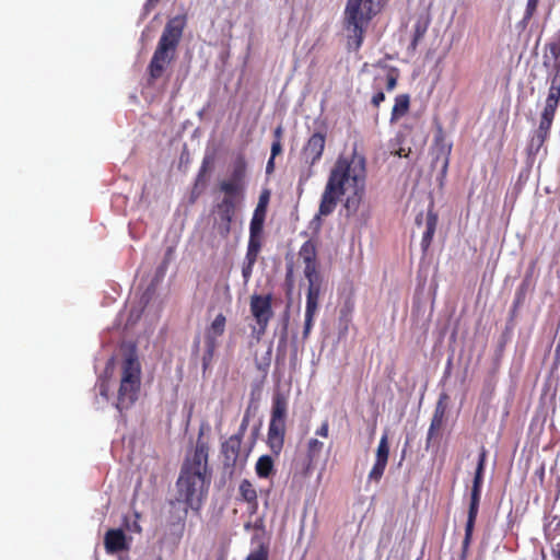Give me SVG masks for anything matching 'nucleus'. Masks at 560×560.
<instances>
[{"instance_id":"nucleus-1","label":"nucleus","mask_w":560,"mask_h":560,"mask_svg":"<svg viewBox=\"0 0 560 560\" xmlns=\"http://www.w3.org/2000/svg\"><path fill=\"white\" fill-rule=\"evenodd\" d=\"M365 159L354 153L349 160L339 156L332 166L324 192L320 198L318 214L327 217L331 214L346 192V185L353 187L352 196L345 202L348 212H357L364 190Z\"/></svg>"},{"instance_id":"nucleus-2","label":"nucleus","mask_w":560,"mask_h":560,"mask_svg":"<svg viewBox=\"0 0 560 560\" xmlns=\"http://www.w3.org/2000/svg\"><path fill=\"white\" fill-rule=\"evenodd\" d=\"M209 451V443L200 432L194 450L186 455L182 464L176 481V502L184 503L186 508L194 511L201 509L209 491L211 482Z\"/></svg>"},{"instance_id":"nucleus-3","label":"nucleus","mask_w":560,"mask_h":560,"mask_svg":"<svg viewBox=\"0 0 560 560\" xmlns=\"http://www.w3.org/2000/svg\"><path fill=\"white\" fill-rule=\"evenodd\" d=\"M186 24L185 14L173 16L166 22L148 66L150 81L160 79L167 66L175 59Z\"/></svg>"},{"instance_id":"nucleus-4","label":"nucleus","mask_w":560,"mask_h":560,"mask_svg":"<svg viewBox=\"0 0 560 560\" xmlns=\"http://www.w3.org/2000/svg\"><path fill=\"white\" fill-rule=\"evenodd\" d=\"M387 0H348L345 9V27L349 45L359 50L371 20L382 10Z\"/></svg>"},{"instance_id":"nucleus-5","label":"nucleus","mask_w":560,"mask_h":560,"mask_svg":"<svg viewBox=\"0 0 560 560\" xmlns=\"http://www.w3.org/2000/svg\"><path fill=\"white\" fill-rule=\"evenodd\" d=\"M141 387V365L130 353L121 363L120 382L115 407L122 412L131 408L138 399Z\"/></svg>"},{"instance_id":"nucleus-6","label":"nucleus","mask_w":560,"mask_h":560,"mask_svg":"<svg viewBox=\"0 0 560 560\" xmlns=\"http://www.w3.org/2000/svg\"><path fill=\"white\" fill-rule=\"evenodd\" d=\"M488 451L485 446H481L478 463L472 480V487L470 492V502L468 508L467 522L465 525V536L462 545V558H466L468 553L469 546L472 540V533L477 520V515L479 512V504L481 499V488L483 482V474L486 468Z\"/></svg>"},{"instance_id":"nucleus-7","label":"nucleus","mask_w":560,"mask_h":560,"mask_svg":"<svg viewBox=\"0 0 560 560\" xmlns=\"http://www.w3.org/2000/svg\"><path fill=\"white\" fill-rule=\"evenodd\" d=\"M287 409V398L282 394H276L272 398L271 418L267 433V444L276 455L281 453L284 444Z\"/></svg>"},{"instance_id":"nucleus-8","label":"nucleus","mask_w":560,"mask_h":560,"mask_svg":"<svg viewBox=\"0 0 560 560\" xmlns=\"http://www.w3.org/2000/svg\"><path fill=\"white\" fill-rule=\"evenodd\" d=\"M326 135L314 132L303 145L300 152L299 185L302 186L314 175V166L317 164L325 150Z\"/></svg>"},{"instance_id":"nucleus-9","label":"nucleus","mask_w":560,"mask_h":560,"mask_svg":"<svg viewBox=\"0 0 560 560\" xmlns=\"http://www.w3.org/2000/svg\"><path fill=\"white\" fill-rule=\"evenodd\" d=\"M247 424L248 420L247 418H244L240 425L238 432L231 435L222 444L223 467L224 471L230 477H232L237 470H242L245 465V458H242L241 456V444L246 432Z\"/></svg>"},{"instance_id":"nucleus-10","label":"nucleus","mask_w":560,"mask_h":560,"mask_svg":"<svg viewBox=\"0 0 560 560\" xmlns=\"http://www.w3.org/2000/svg\"><path fill=\"white\" fill-rule=\"evenodd\" d=\"M250 314L258 325L257 337L260 338L265 335L269 322L273 317L272 310V294H257L254 293L249 301Z\"/></svg>"},{"instance_id":"nucleus-11","label":"nucleus","mask_w":560,"mask_h":560,"mask_svg":"<svg viewBox=\"0 0 560 560\" xmlns=\"http://www.w3.org/2000/svg\"><path fill=\"white\" fill-rule=\"evenodd\" d=\"M226 318L220 313L215 316L210 327L206 331L205 342H206V352L202 358L203 365L212 359L214 350L217 348V339L224 334L225 330Z\"/></svg>"},{"instance_id":"nucleus-12","label":"nucleus","mask_w":560,"mask_h":560,"mask_svg":"<svg viewBox=\"0 0 560 560\" xmlns=\"http://www.w3.org/2000/svg\"><path fill=\"white\" fill-rule=\"evenodd\" d=\"M389 457V444H388V435L384 433L378 442L376 453H375V463L372 469L369 472V480L374 482H380L382 479L384 471L386 469Z\"/></svg>"},{"instance_id":"nucleus-13","label":"nucleus","mask_w":560,"mask_h":560,"mask_svg":"<svg viewBox=\"0 0 560 560\" xmlns=\"http://www.w3.org/2000/svg\"><path fill=\"white\" fill-rule=\"evenodd\" d=\"M446 399H447V395L442 394L440 396V399L436 402V406H435V409H434V412H433V416L431 419V423H430V427L428 430V434H427V443H425L427 448L430 447V444L433 440H436L440 436V432L443 428L445 413H446V405L444 402Z\"/></svg>"},{"instance_id":"nucleus-14","label":"nucleus","mask_w":560,"mask_h":560,"mask_svg":"<svg viewBox=\"0 0 560 560\" xmlns=\"http://www.w3.org/2000/svg\"><path fill=\"white\" fill-rule=\"evenodd\" d=\"M104 547L108 555H115L129 549V541L120 528H110L105 533Z\"/></svg>"},{"instance_id":"nucleus-15","label":"nucleus","mask_w":560,"mask_h":560,"mask_svg":"<svg viewBox=\"0 0 560 560\" xmlns=\"http://www.w3.org/2000/svg\"><path fill=\"white\" fill-rule=\"evenodd\" d=\"M305 278L308 281L305 311L317 313L323 278L320 273H312L311 276H305Z\"/></svg>"},{"instance_id":"nucleus-16","label":"nucleus","mask_w":560,"mask_h":560,"mask_svg":"<svg viewBox=\"0 0 560 560\" xmlns=\"http://www.w3.org/2000/svg\"><path fill=\"white\" fill-rule=\"evenodd\" d=\"M323 450L324 443L317 439L312 438L307 441L302 471L304 477L310 476L312 470L318 464Z\"/></svg>"},{"instance_id":"nucleus-17","label":"nucleus","mask_w":560,"mask_h":560,"mask_svg":"<svg viewBox=\"0 0 560 560\" xmlns=\"http://www.w3.org/2000/svg\"><path fill=\"white\" fill-rule=\"evenodd\" d=\"M221 222V230L224 234L231 231V224L235 213V202L231 197H224L221 202L215 206Z\"/></svg>"},{"instance_id":"nucleus-18","label":"nucleus","mask_w":560,"mask_h":560,"mask_svg":"<svg viewBox=\"0 0 560 560\" xmlns=\"http://www.w3.org/2000/svg\"><path fill=\"white\" fill-rule=\"evenodd\" d=\"M299 256L305 264L304 276H311L312 273H319L317 270V249L314 241L308 240L301 246Z\"/></svg>"},{"instance_id":"nucleus-19","label":"nucleus","mask_w":560,"mask_h":560,"mask_svg":"<svg viewBox=\"0 0 560 560\" xmlns=\"http://www.w3.org/2000/svg\"><path fill=\"white\" fill-rule=\"evenodd\" d=\"M438 221H439L438 214L433 211V208L431 207L427 213L425 231H424L422 240H421V248L424 253L431 246L433 236L436 231Z\"/></svg>"},{"instance_id":"nucleus-20","label":"nucleus","mask_w":560,"mask_h":560,"mask_svg":"<svg viewBox=\"0 0 560 560\" xmlns=\"http://www.w3.org/2000/svg\"><path fill=\"white\" fill-rule=\"evenodd\" d=\"M410 108V95L399 94L395 97V103L390 114V122L394 124L404 117Z\"/></svg>"},{"instance_id":"nucleus-21","label":"nucleus","mask_w":560,"mask_h":560,"mask_svg":"<svg viewBox=\"0 0 560 560\" xmlns=\"http://www.w3.org/2000/svg\"><path fill=\"white\" fill-rule=\"evenodd\" d=\"M245 189V182L236 180L233 177H229L220 183V190L224 192V197H233L243 195Z\"/></svg>"},{"instance_id":"nucleus-22","label":"nucleus","mask_w":560,"mask_h":560,"mask_svg":"<svg viewBox=\"0 0 560 560\" xmlns=\"http://www.w3.org/2000/svg\"><path fill=\"white\" fill-rule=\"evenodd\" d=\"M238 493L242 501L255 508L257 506V491L249 480L243 479L241 481L238 487Z\"/></svg>"},{"instance_id":"nucleus-23","label":"nucleus","mask_w":560,"mask_h":560,"mask_svg":"<svg viewBox=\"0 0 560 560\" xmlns=\"http://www.w3.org/2000/svg\"><path fill=\"white\" fill-rule=\"evenodd\" d=\"M246 172H247V162H246L245 155L243 153H240L233 160L232 171H231L230 176L236 180L245 182Z\"/></svg>"},{"instance_id":"nucleus-24","label":"nucleus","mask_w":560,"mask_h":560,"mask_svg":"<svg viewBox=\"0 0 560 560\" xmlns=\"http://www.w3.org/2000/svg\"><path fill=\"white\" fill-rule=\"evenodd\" d=\"M256 474L260 478H268L273 472V459L269 455H262L256 463Z\"/></svg>"},{"instance_id":"nucleus-25","label":"nucleus","mask_w":560,"mask_h":560,"mask_svg":"<svg viewBox=\"0 0 560 560\" xmlns=\"http://www.w3.org/2000/svg\"><path fill=\"white\" fill-rule=\"evenodd\" d=\"M556 112L557 110L544 108L540 115L538 129H541L544 132H550Z\"/></svg>"},{"instance_id":"nucleus-26","label":"nucleus","mask_w":560,"mask_h":560,"mask_svg":"<svg viewBox=\"0 0 560 560\" xmlns=\"http://www.w3.org/2000/svg\"><path fill=\"white\" fill-rule=\"evenodd\" d=\"M560 102V88L549 86L548 96L544 108L557 110Z\"/></svg>"},{"instance_id":"nucleus-27","label":"nucleus","mask_w":560,"mask_h":560,"mask_svg":"<svg viewBox=\"0 0 560 560\" xmlns=\"http://www.w3.org/2000/svg\"><path fill=\"white\" fill-rule=\"evenodd\" d=\"M265 219V214L254 212L249 224V234L261 236L264 231Z\"/></svg>"},{"instance_id":"nucleus-28","label":"nucleus","mask_w":560,"mask_h":560,"mask_svg":"<svg viewBox=\"0 0 560 560\" xmlns=\"http://www.w3.org/2000/svg\"><path fill=\"white\" fill-rule=\"evenodd\" d=\"M545 534L547 538L553 539L560 535V515H555L548 524L545 525Z\"/></svg>"},{"instance_id":"nucleus-29","label":"nucleus","mask_w":560,"mask_h":560,"mask_svg":"<svg viewBox=\"0 0 560 560\" xmlns=\"http://www.w3.org/2000/svg\"><path fill=\"white\" fill-rule=\"evenodd\" d=\"M413 37L411 42V46L413 48L417 47L419 40L424 36L427 30H428V22L417 21L413 27Z\"/></svg>"},{"instance_id":"nucleus-30","label":"nucleus","mask_w":560,"mask_h":560,"mask_svg":"<svg viewBox=\"0 0 560 560\" xmlns=\"http://www.w3.org/2000/svg\"><path fill=\"white\" fill-rule=\"evenodd\" d=\"M269 549L260 544L256 549L252 550L245 560H268Z\"/></svg>"},{"instance_id":"nucleus-31","label":"nucleus","mask_w":560,"mask_h":560,"mask_svg":"<svg viewBox=\"0 0 560 560\" xmlns=\"http://www.w3.org/2000/svg\"><path fill=\"white\" fill-rule=\"evenodd\" d=\"M269 200H270V191L268 189L262 190L259 196L258 203H257L254 212L266 215Z\"/></svg>"},{"instance_id":"nucleus-32","label":"nucleus","mask_w":560,"mask_h":560,"mask_svg":"<svg viewBox=\"0 0 560 560\" xmlns=\"http://www.w3.org/2000/svg\"><path fill=\"white\" fill-rule=\"evenodd\" d=\"M398 71L395 68H390L386 75V90L392 92L397 86Z\"/></svg>"},{"instance_id":"nucleus-33","label":"nucleus","mask_w":560,"mask_h":560,"mask_svg":"<svg viewBox=\"0 0 560 560\" xmlns=\"http://www.w3.org/2000/svg\"><path fill=\"white\" fill-rule=\"evenodd\" d=\"M315 315H316V313H314V312L305 311V323H304V329H303V338L308 337V335L312 330L313 324H314Z\"/></svg>"},{"instance_id":"nucleus-34","label":"nucleus","mask_w":560,"mask_h":560,"mask_svg":"<svg viewBox=\"0 0 560 560\" xmlns=\"http://www.w3.org/2000/svg\"><path fill=\"white\" fill-rule=\"evenodd\" d=\"M247 249L259 253L261 249V236L249 234Z\"/></svg>"},{"instance_id":"nucleus-35","label":"nucleus","mask_w":560,"mask_h":560,"mask_svg":"<svg viewBox=\"0 0 560 560\" xmlns=\"http://www.w3.org/2000/svg\"><path fill=\"white\" fill-rule=\"evenodd\" d=\"M538 3H539V0H527L526 10H525V14H524V21L527 22L534 16V14L537 10Z\"/></svg>"},{"instance_id":"nucleus-36","label":"nucleus","mask_w":560,"mask_h":560,"mask_svg":"<svg viewBox=\"0 0 560 560\" xmlns=\"http://www.w3.org/2000/svg\"><path fill=\"white\" fill-rule=\"evenodd\" d=\"M254 266L255 265H249V262H245V261L243 262L242 276H243L245 283H247L249 281L252 273H253Z\"/></svg>"},{"instance_id":"nucleus-37","label":"nucleus","mask_w":560,"mask_h":560,"mask_svg":"<svg viewBox=\"0 0 560 560\" xmlns=\"http://www.w3.org/2000/svg\"><path fill=\"white\" fill-rule=\"evenodd\" d=\"M315 434L320 438H328V435H329L328 420H325L322 422L320 427L316 430Z\"/></svg>"},{"instance_id":"nucleus-38","label":"nucleus","mask_w":560,"mask_h":560,"mask_svg":"<svg viewBox=\"0 0 560 560\" xmlns=\"http://www.w3.org/2000/svg\"><path fill=\"white\" fill-rule=\"evenodd\" d=\"M385 101V94L382 92V91H378L376 92L372 98H371V104L378 108L381 103H383Z\"/></svg>"},{"instance_id":"nucleus-39","label":"nucleus","mask_w":560,"mask_h":560,"mask_svg":"<svg viewBox=\"0 0 560 560\" xmlns=\"http://www.w3.org/2000/svg\"><path fill=\"white\" fill-rule=\"evenodd\" d=\"M548 48L550 54L555 59H558L560 56V43L553 42L548 44Z\"/></svg>"},{"instance_id":"nucleus-40","label":"nucleus","mask_w":560,"mask_h":560,"mask_svg":"<svg viewBox=\"0 0 560 560\" xmlns=\"http://www.w3.org/2000/svg\"><path fill=\"white\" fill-rule=\"evenodd\" d=\"M282 152V143L278 140H273L271 143V158H276Z\"/></svg>"},{"instance_id":"nucleus-41","label":"nucleus","mask_w":560,"mask_h":560,"mask_svg":"<svg viewBox=\"0 0 560 560\" xmlns=\"http://www.w3.org/2000/svg\"><path fill=\"white\" fill-rule=\"evenodd\" d=\"M258 255H259V253L247 249L246 256H245V262H249V265H255L257 261Z\"/></svg>"},{"instance_id":"nucleus-42","label":"nucleus","mask_w":560,"mask_h":560,"mask_svg":"<svg viewBox=\"0 0 560 560\" xmlns=\"http://www.w3.org/2000/svg\"><path fill=\"white\" fill-rule=\"evenodd\" d=\"M545 141L539 139V137L534 136L530 140V148L536 150V152L544 145Z\"/></svg>"},{"instance_id":"nucleus-43","label":"nucleus","mask_w":560,"mask_h":560,"mask_svg":"<svg viewBox=\"0 0 560 560\" xmlns=\"http://www.w3.org/2000/svg\"><path fill=\"white\" fill-rule=\"evenodd\" d=\"M98 388H100V395L107 399L108 398V390H109L107 382L106 381H102L100 383V385H98Z\"/></svg>"},{"instance_id":"nucleus-44","label":"nucleus","mask_w":560,"mask_h":560,"mask_svg":"<svg viewBox=\"0 0 560 560\" xmlns=\"http://www.w3.org/2000/svg\"><path fill=\"white\" fill-rule=\"evenodd\" d=\"M282 137H283V127L281 125H279L273 130V140H278L279 142H281Z\"/></svg>"},{"instance_id":"nucleus-45","label":"nucleus","mask_w":560,"mask_h":560,"mask_svg":"<svg viewBox=\"0 0 560 560\" xmlns=\"http://www.w3.org/2000/svg\"><path fill=\"white\" fill-rule=\"evenodd\" d=\"M560 88V73H553V75L550 79V86Z\"/></svg>"},{"instance_id":"nucleus-46","label":"nucleus","mask_w":560,"mask_h":560,"mask_svg":"<svg viewBox=\"0 0 560 560\" xmlns=\"http://www.w3.org/2000/svg\"><path fill=\"white\" fill-rule=\"evenodd\" d=\"M275 170V158H269L266 166V173L271 174Z\"/></svg>"},{"instance_id":"nucleus-47","label":"nucleus","mask_w":560,"mask_h":560,"mask_svg":"<svg viewBox=\"0 0 560 560\" xmlns=\"http://www.w3.org/2000/svg\"><path fill=\"white\" fill-rule=\"evenodd\" d=\"M552 557L560 560V542L556 544L551 549Z\"/></svg>"},{"instance_id":"nucleus-48","label":"nucleus","mask_w":560,"mask_h":560,"mask_svg":"<svg viewBox=\"0 0 560 560\" xmlns=\"http://www.w3.org/2000/svg\"><path fill=\"white\" fill-rule=\"evenodd\" d=\"M535 136L539 137V139H541L542 141H546L549 136V132H544L541 131V129H537Z\"/></svg>"},{"instance_id":"nucleus-49","label":"nucleus","mask_w":560,"mask_h":560,"mask_svg":"<svg viewBox=\"0 0 560 560\" xmlns=\"http://www.w3.org/2000/svg\"><path fill=\"white\" fill-rule=\"evenodd\" d=\"M159 2L160 0H147L145 9L149 10L151 8H154Z\"/></svg>"},{"instance_id":"nucleus-50","label":"nucleus","mask_w":560,"mask_h":560,"mask_svg":"<svg viewBox=\"0 0 560 560\" xmlns=\"http://www.w3.org/2000/svg\"><path fill=\"white\" fill-rule=\"evenodd\" d=\"M553 69H555V73H557V74L560 73V61L555 65Z\"/></svg>"},{"instance_id":"nucleus-51","label":"nucleus","mask_w":560,"mask_h":560,"mask_svg":"<svg viewBox=\"0 0 560 560\" xmlns=\"http://www.w3.org/2000/svg\"><path fill=\"white\" fill-rule=\"evenodd\" d=\"M421 222H422V213H420V214H419V215H417V218H416V223H417L418 225H420V224H421Z\"/></svg>"},{"instance_id":"nucleus-52","label":"nucleus","mask_w":560,"mask_h":560,"mask_svg":"<svg viewBox=\"0 0 560 560\" xmlns=\"http://www.w3.org/2000/svg\"><path fill=\"white\" fill-rule=\"evenodd\" d=\"M402 152H404V149H400V150L397 152V154H398L399 156H402Z\"/></svg>"},{"instance_id":"nucleus-53","label":"nucleus","mask_w":560,"mask_h":560,"mask_svg":"<svg viewBox=\"0 0 560 560\" xmlns=\"http://www.w3.org/2000/svg\"><path fill=\"white\" fill-rule=\"evenodd\" d=\"M375 432V424L373 425L372 430H371V434L373 435Z\"/></svg>"},{"instance_id":"nucleus-54","label":"nucleus","mask_w":560,"mask_h":560,"mask_svg":"<svg viewBox=\"0 0 560 560\" xmlns=\"http://www.w3.org/2000/svg\"><path fill=\"white\" fill-rule=\"evenodd\" d=\"M217 560H224V558H223V557H220V558H219V559H217Z\"/></svg>"}]
</instances>
